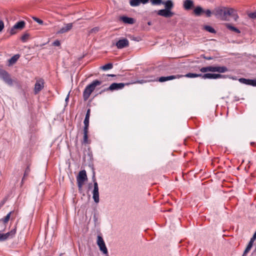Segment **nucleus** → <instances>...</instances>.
I'll return each instance as SVG.
<instances>
[{"label": "nucleus", "instance_id": "f257e3e1", "mask_svg": "<svg viewBox=\"0 0 256 256\" xmlns=\"http://www.w3.org/2000/svg\"><path fill=\"white\" fill-rule=\"evenodd\" d=\"M162 4L164 6V8L160 10L158 12L155 11L158 16L165 18H170L174 15V12L172 11L174 7V4L172 0H164Z\"/></svg>", "mask_w": 256, "mask_h": 256}, {"label": "nucleus", "instance_id": "f03ea898", "mask_svg": "<svg viewBox=\"0 0 256 256\" xmlns=\"http://www.w3.org/2000/svg\"><path fill=\"white\" fill-rule=\"evenodd\" d=\"M234 10L226 7L218 8L214 10L213 13L218 18L222 20H227L230 16L234 14Z\"/></svg>", "mask_w": 256, "mask_h": 256}, {"label": "nucleus", "instance_id": "7ed1b4c3", "mask_svg": "<svg viewBox=\"0 0 256 256\" xmlns=\"http://www.w3.org/2000/svg\"><path fill=\"white\" fill-rule=\"evenodd\" d=\"M101 84V82L96 80H94L92 84L88 85L85 88L83 96L84 100H86L90 97L92 92L94 90L96 87Z\"/></svg>", "mask_w": 256, "mask_h": 256}, {"label": "nucleus", "instance_id": "20e7f679", "mask_svg": "<svg viewBox=\"0 0 256 256\" xmlns=\"http://www.w3.org/2000/svg\"><path fill=\"white\" fill-rule=\"evenodd\" d=\"M0 78L10 86L18 84L16 80L12 79L8 74L5 70L2 69H0Z\"/></svg>", "mask_w": 256, "mask_h": 256}, {"label": "nucleus", "instance_id": "39448f33", "mask_svg": "<svg viewBox=\"0 0 256 256\" xmlns=\"http://www.w3.org/2000/svg\"><path fill=\"white\" fill-rule=\"evenodd\" d=\"M87 178L86 170H83L79 172L78 174L76 177V181L79 190L82 189L84 182L87 180Z\"/></svg>", "mask_w": 256, "mask_h": 256}, {"label": "nucleus", "instance_id": "423d86ee", "mask_svg": "<svg viewBox=\"0 0 256 256\" xmlns=\"http://www.w3.org/2000/svg\"><path fill=\"white\" fill-rule=\"evenodd\" d=\"M228 70V68L224 66H208L206 68H202L200 69V71L203 72H205L208 71H210L218 72L222 73L227 72Z\"/></svg>", "mask_w": 256, "mask_h": 256}, {"label": "nucleus", "instance_id": "0eeeda50", "mask_svg": "<svg viewBox=\"0 0 256 256\" xmlns=\"http://www.w3.org/2000/svg\"><path fill=\"white\" fill-rule=\"evenodd\" d=\"M92 180L94 182V190H92V198L95 202H99V192H98V184L96 182L94 175L92 177Z\"/></svg>", "mask_w": 256, "mask_h": 256}, {"label": "nucleus", "instance_id": "6e6552de", "mask_svg": "<svg viewBox=\"0 0 256 256\" xmlns=\"http://www.w3.org/2000/svg\"><path fill=\"white\" fill-rule=\"evenodd\" d=\"M96 244L99 247L100 250L104 254H108V251L106 247L105 242L100 236H97Z\"/></svg>", "mask_w": 256, "mask_h": 256}, {"label": "nucleus", "instance_id": "1a4fd4ad", "mask_svg": "<svg viewBox=\"0 0 256 256\" xmlns=\"http://www.w3.org/2000/svg\"><path fill=\"white\" fill-rule=\"evenodd\" d=\"M16 233V230L14 228L6 234H0V241H4L8 239L12 238Z\"/></svg>", "mask_w": 256, "mask_h": 256}, {"label": "nucleus", "instance_id": "9d476101", "mask_svg": "<svg viewBox=\"0 0 256 256\" xmlns=\"http://www.w3.org/2000/svg\"><path fill=\"white\" fill-rule=\"evenodd\" d=\"M182 6L186 10H190L194 7V2L192 0H184Z\"/></svg>", "mask_w": 256, "mask_h": 256}, {"label": "nucleus", "instance_id": "9b49d317", "mask_svg": "<svg viewBox=\"0 0 256 256\" xmlns=\"http://www.w3.org/2000/svg\"><path fill=\"white\" fill-rule=\"evenodd\" d=\"M119 20L125 24H134L136 20L132 18L128 17L126 16H122L119 18Z\"/></svg>", "mask_w": 256, "mask_h": 256}, {"label": "nucleus", "instance_id": "f8f14e48", "mask_svg": "<svg viewBox=\"0 0 256 256\" xmlns=\"http://www.w3.org/2000/svg\"><path fill=\"white\" fill-rule=\"evenodd\" d=\"M128 45L129 42L126 38L118 40L116 43V46L118 48H122L128 46Z\"/></svg>", "mask_w": 256, "mask_h": 256}, {"label": "nucleus", "instance_id": "ddd939ff", "mask_svg": "<svg viewBox=\"0 0 256 256\" xmlns=\"http://www.w3.org/2000/svg\"><path fill=\"white\" fill-rule=\"evenodd\" d=\"M44 84V82L42 80L40 79L36 80L34 88L35 94H38L43 88Z\"/></svg>", "mask_w": 256, "mask_h": 256}, {"label": "nucleus", "instance_id": "4468645a", "mask_svg": "<svg viewBox=\"0 0 256 256\" xmlns=\"http://www.w3.org/2000/svg\"><path fill=\"white\" fill-rule=\"evenodd\" d=\"M238 80L240 82H241L242 84L256 86V80H250V79H246V78H240Z\"/></svg>", "mask_w": 256, "mask_h": 256}, {"label": "nucleus", "instance_id": "2eb2a0df", "mask_svg": "<svg viewBox=\"0 0 256 256\" xmlns=\"http://www.w3.org/2000/svg\"><path fill=\"white\" fill-rule=\"evenodd\" d=\"M182 75H176V76H162L159 78L158 81L162 82L167 80H172L176 78H178L182 77Z\"/></svg>", "mask_w": 256, "mask_h": 256}, {"label": "nucleus", "instance_id": "dca6fc26", "mask_svg": "<svg viewBox=\"0 0 256 256\" xmlns=\"http://www.w3.org/2000/svg\"><path fill=\"white\" fill-rule=\"evenodd\" d=\"M202 78L204 79L210 78V79H216L222 77V75L220 74H206L202 76Z\"/></svg>", "mask_w": 256, "mask_h": 256}, {"label": "nucleus", "instance_id": "f3484780", "mask_svg": "<svg viewBox=\"0 0 256 256\" xmlns=\"http://www.w3.org/2000/svg\"><path fill=\"white\" fill-rule=\"evenodd\" d=\"M72 23L67 24L65 26L62 28L58 32V34H64L68 32L72 28Z\"/></svg>", "mask_w": 256, "mask_h": 256}, {"label": "nucleus", "instance_id": "a211bd4d", "mask_svg": "<svg viewBox=\"0 0 256 256\" xmlns=\"http://www.w3.org/2000/svg\"><path fill=\"white\" fill-rule=\"evenodd\" d=\"M194 14L196 16H200L204 12V9L200 6L195 7L193 10Z\"/></svg>", "mask_w": 256, "mask_h": 256}, {"label": "nucleus", "instance_id": "6ab92c4d", "mask_svg": "<svg viewBox=\"0 0 256 256\" xmlns=\"http://www.w3.org/2000/svg\"><path fill=\"white\" fill-rule=\"evenodd\" d=\"M226 27L229 30H230L232 32H234L236 34H240V31L239 29H238L237 28L232 26L230 23H226L224 24Z\"/></svg>", "mask_w": 256, "mask_h": 256}, {"label": "nucleus", "instance_id": "aec40b11", "mask_svg": "<svg viewBox=\"0 0 256 256\" xmlns=\"http://www.w3.org/2000/svg\"><path fill=\"white\" fill-rule=\"evenodd\" d=\"M90 110L88 108L87 110L86 117L84 122V128H88L89 126V119L90 117Z\"/></svg>", "mask_w": 256, "mask_h": 256}, {"label": "nucleus", "instance_id": "412c9836", "mask_svg": "<svg viewBox=\"0 0 256 256\" xmlns=\"http://www.w3.org/2000/svg\"><path fill=\"white\" fill-rule=\"evenodd\" d=\"M124 84L122 83H120V84L114 83V84H112L110 86L109 88L110 90H117L118 88H122L124 87Z\"/></svg>", "mask_w": 256, "mask_h": 256}, {"label": "nucleus", "instance_id": "4be33fe9", "mask_svg": "<svg viewBox=\"0 0 256 256\" xmlns=\"http://www.w3.org/2000/svg\"><path fill=\"white\" fill-rule=\"evenodd\" d=\"M20 57V55L19 54L14 55L8 60V64H14L16 63Z\"/></svg>", "mask_w": 256, "mask_h": 256}, {"label": "nucleus", "instance_id": "5701e85b", "mask_svg": "<svg viewBox=\"0 0 256 256\" xmlns=\"http://www.w3.org/2000/svg\"><path fill=\"white\" fill-rule=\"evenodd\" d=\"M25 24L26 23L24 21H19L14 25V28L22 30L24 27Z\"/></svg>", "mask_w": 256, "mask_h": 256}, {"label": "nucleus", "instance_id": "b1692460", "mask_svg": "<svg viewBox=\"0 0 256 256\" xmlns=\"http://www.w3.org/2000/svg\"><path fill=\"white\" fill-rule=\"evenodd\" d=\"M204 29L206 31L211 33V34H216V30L213 28L212 26L208 25H205L204 26Z\"/></svg>", "mask_w": 256, "mask_h": 256}, {"label": "nucleus", "instance_id": "393cba45", "mask_svg": "<svg viewBox=\"0 0 256 256\" xmlns=\"http://www.w3.org/2000/svg\"><path fill=\"white\" fill-rule=\"evenodd\" d=\"M88 128H84V142L85 144L88 143Z\"/></svg>", "mask_w": 256, "mask_h": 256}, {"label": "nucleus", "instance_id": "a878e982", "mask_svg": "<svg viewBox=\"0 0 256 256\" xmlns=\"http://www.w3.org/2000/svg\"><path fill=\"white\" fill-rule=\"evenodd\" d=\"M140 3V0H130V6L133 7L138 6Z\"/></svg>", "mask_w": 256, "mask_h": 256}, {"label": "nucleus", "instance_id": "bb28decb", "mask_svg": "<svg viewBox=\"0 0 256 256\" xmlns=\"http://www.w3.org/2000/svg\"><path fill=\"white\" fill-rule=\"evenodd\" d=\"M12 212H10L4 218H2V220H0V222H2L4 224H6L8 220H10V214H12Z\"/></svg>", "mask_w": 256, "mask_h": 256}, {"label": "nucleus", "instance_id": "cd10ccee", "mask_svg": "<svg viewBox=\"0 0 256 256\" xmlns=\"http://www.w3.org/2000/svg\"><path fill=\"white\" fill-rule=\"evenodd\" d=\"M163 1L162 0H151V4L152 6H159L162 4Z\"/></svg>", "mask_w": 256, "mask_h": 256}, {"label": "nucleus", "instance_id": "c85d7f7f", "mask_svg": "<svg viewBox=\"0 0 256 256\" xmlns=\"http://www.w3.org/2000/svg\"><path fill=\"white\" fill-rule=\"evenodd\" d=\"M200 76H202L201 74H192V73H188L184 76L187 78H196Z\"/></svg>", "mask_w": 256, "mask_h": 256}, {"label": "nucleus", "instance_id": "c756f323", "mask_svg": "<svg viewBox=\"0 0 256 256\" xmlns=\"http://www.w3.org/2000/svg\"><path fill=\"white\" fill-rule=\"evenodd\" d=\"M29 36L30 35L26 33L21 36L20 39L22 42H26L28 40Z\"/></svg>", "mask_w": 256, "mask_h": 256}, {"label": "nucleus", "instance_id": "7c9ffc66", "mask_svg": "<svg viewBox=\"0 0 256 256\" xmlns=\"http://www.w3.org/2000/svg\"><path fill=\"white\" fill-rule=\"evenodd\" d=\"M32 19L35 21L37 23H38V24H40V25H42L44 24V22L42 20L40 19L39 18H36V16H33L32 18Z\"/></svg>", "mask_w": 256, "mask_h": 256}, {"label": "nucleus", "instance_id": "2f4dec72", "mask_svg": "<svg viewBox=\"0 0 256 256\" xmlns=\"http://www.w3.org/2000/svg\"><path fill=\"white\" fill-rule=\"evenodd\" d=\"M112 68V65H104L100 67V68L104 70H110Z\"/></svg>", "mask_w": 256, "mask_h": 256}, {"label": "nucleus", "instance_id": "473e14b6", "mask_svg": "<svg viewBox=\"0 0 256 256\" xmlns=\"http://www.w3.org/2000/svg\"><path fill=\"white\" fill-rule=\"evenodd\" d=\"M204 14H206V17L209 18V17L211 16L212 12V11L208 9L206 10H204Z\"/></svg>", "mask_w": 256, "mask_h": 256}, {"label": "nucleus", "instance_id": "72a5a7b5", "mask_svg": "<svg viewBox=\"0 0 256 256\" xmlns=\"http://www.w3.org/2000/svg\"><path fill=\"white\" fill-rule=\"evenodd\" d=\"M249 18L252 19H256V11L253 12H250L248 14Z\"/></svg>", "mask_w": 256, "mask_h": 256}, {"label": "nucleus", "instance_id": "f704fd0d", "mask_svg": "<svg viewBox=\"0 0 256 256\" xmlns=\"http://www.w3.org/2000/svg\"><path fill=\"white\" fill-rule=\"evenodd\" d=\"M230 16H232L234 19V20H236L238 18V16L236 14V12L235 10H234V14Z\"/></svg>", "mask_w": 256, "mask_h": 256}, {"label": "nucleus", "instance_id": "c9c22d12", "mask_svg": "<svg viewBox=\"0 0 256 256\" xmlns=\"http://www.w3.org/2000/svg\"><path fill=\"white\" fill-rule=\"evenodd\" d=\"M52 45L54 46H60V41L58 40H54L53 43H52Z\"/></svg>", "mask_w": 256, "mask_h": 256}, {"label": "nucleus", "instance_id": "e433bc0d", "mask_svg": "<svg viewBox=\"0 0 256 256\" xmlns=\"http://www.w3.org/2000/svg\"><path fill=\"white\" fill-rule=\"evenodd\" d=\"M250 249H251V248H250V246H247L246 248V250H245L244 251V254H243L242 256H245L250 252Z\"/></svg>", "mask_w": 256, "mask_h": 256}, {"label": "nucleus", "instance_id": "4c0bfd02", "mask_svg": "<svg viewBox=\"0 0 256 256\" xmlns=\"http://www.w3.org/2000/svg\"><path fill=\"white\" fill-rule=\"evenodd\" d=\"M16 28H14V26L11 28L10 30V34L11 35H13V34H16Z\"/></svg>", "mask_w": 256, "mask_h": 256}, {"label": "nucleus", "instance_id": "58836bf2", "mask_svg": "<svg viewBox=\"0 0 256 256\" xmlns=\"http://www.w3.org/2000/svg\"><path fill=\"white\" fill-rule=\"evenodd\" d=\"M4 27V22L2 20H0V32H1Z\"/></svg>", "mask_w": 256, "mask_h": 256}, {"label": "nucleus", "instance_id": "ea45409f", "mask_svg": "<svg viewBox=\"0 0 256 256\" xmlns=\"http://www.w3.org/2000/svg\"><path fill=\"white\" fill-rule=\"evenodd\" d=\"M142 4H148L149 1L151 2V0H140Z\"/></svg>", "mask_w": 256, "mask_h": 256}, {"label": "nucleus", "instance_id": "a19ab883", "mask_svg": "<svg viewBox=\"0 0 256 256\" xmlns=\"http://www.w3.org/2000/svg\"><path fill=\"white\" fill-rule=\"evenodd\" d=\"M29 171H30V170H29L28 168L26 169V171H25V172H24V176H26V175L28 174V172H29Z\"/></svg>", "mask_w": 256, "mask_h": 256}, {"label": "nucleus", "instance_id": "79ce46f5", "mask_svg": "<svg viewBox=\"0 0 256 256\" xmlns=\"http://www.w3.org/2000/svg\"><path fill=\"white\" fill-rule=\"evenodd\" d=\"M4 204V200H3V201H2V202H0V209L2 206Z\"/></svg>", "mask_w": 256, "mask_h": 256}, {"label": "nucleus", "instance_id": "37998d69", "mask_svg": "<svg viewBox=\"0 0 256 256\" xmlns=\"http://www.w3.org/2000/svg\"><path fill=\"white\" fill-rule=\"evenodd\" d=\"M92 31H98V28H97V27H96V28H93L92 30Z\"/></svg>", "mask_w": 256, "mask_h": 256}, {"label": "nucleus", "instance_id": "c03bdc74", "mask_svg": "<svg viewBox=\"0 0 256 256\" xmlns=\"http://www.w3.org/2000/svg\"><path fill=\"white\" fill-rule=\"evenodd\" d=\"M252 245H253V244H250V243L249 242L247 246H250V248H252Z\"/></svg>", "mask_w": 256, "mask_h": 256}, {"label": "nucleus", "instance_id": "a18cd8bd", "mask_svg": "<svg viewBox=\"0 0 256 256\" xmlns=\"http://www.w3.org/2000/svg\"><path fill=\"white\" fill-rule=\"evenodd\" d=\"M68 98H69V95L68 94L66 96V101H68Z\"/></svg>", "mask_w": 256, "mask_h": 256}, {"label": "nucleus", "instance_id": "49530a36", "mask_svg": "<svg viewBox=\"0 0 256 256\" xmlns=\"http://www.w3.org/2000/svg\"><path fill=\"white\" fill-rule=\"evenodd\" d=\"M133 40H136V41H138L139 40L137 38H134L133 39Z\"/></svg>", "mask_w": 256, "mask_h": 256}, {"label": "nucleus", "instance_id": "de8ad7c7", "mask_svg": "<svg viewBox=\"0 0 256 256\" xmlns=\"http://www.w3.org/2000/svg\"><path fill=\"white\" fill-rule=\"evenodd\" d=\"M84 57V55L78 58V60H80Z\"/></svg>", "mask_w": 256, "mask_h": 256}, {"label": "nucleus", "instance_id": "09e8293b", "mask_svg": "<svg viewBox=\"0 0 256 256\" xmlns=\"http://www.w3.org/2000/svg\"><path fill=\"white\" fill-rule=\"evenodd\" d=\"M256 239V238H255L254 236H252V237L251 238L250 240H253V241H254Z\"/></svg>", "mask_w": 256, "mask_h": 256}, {"label": "nucleus", "instance_id": "8fccbe9b", "mask_svg": "<svg viewBox=\"0 0 256 256\" xmlns=\"http://www.w3.org/2000/svg\"><path fill=\"white\" fill-rule=\"evenodd\" d=\"M148 26H151L152 25V22H148Z\"/></svg>", "mask_w": 256, "mask_h": 256}, {"label": "nucleus", "instance_id": "3c124183", "mask_svg": "<svg viewBox=\"0 0 256 256\" xmlns=\"http://www.w3.org/2000/svg\"><path fill=\"white\" fill-rule=\"evenodd\" d=\"M254 242V241L252 240H250V242H250V244H253Z\"/></svg>", "mask_w": 256, "mask_h": 256}, {"label": "nucleus", "instance_id": "603ef678", "mask_svg": "<svg viewBox=\"0 0 256 256\" xmlns=\"http://www.w3.org/2000/svg\"><path fill=\"white\" fill-rule=\"evenodd\" d=\"M252 236H254L255 238H256V234L254 233Z\"/></svg>", "mask_w": 256, "mask_h": 256}, {"label": "nucleus", "instance_id": "864d4df0", "mask_svg": "<svg viewBox=\"0 0 256 256\" xmlns=\"http://www.w3.org/2000/svg\"><path fill=\"white\" fill-rule=\"evenodd\" d=\"M185 63H186V62H180V64H184Z\"/></svg>", "mask_w": 256, "mask_h": 256}, {"label": "nucleus", "instance_id": "5fc2aeb1", "mask_svg": "<svg viewBox=\"0 0 256 256\" xmlns=\"http://www.w3.org/2000/svg\"><path fill=\"white\" fill-rule=\"evenodd\" d=\"M206 59H208V60H210V59H212V58L210 57H209V58H206Z\"/></svg>", "mask_w": 256, "mask_h": 256}, {"label": "nucleus", "instance_id": "6e6d98bb", "mask_svg": "<svg viewBox=\"0 0 256 256\" xmlns=\"http://www.w3.org/2000/svg\"><path fill=\"white\" fill-rule=\"evenodd\" d=\"M106 64H112V63H111V62H108V63H106Z\"/></svg>", "mask_w": 256, "mask_h": 256}, {"label": "nucleus", "instance_id": "4d7b16f0", "mask_svg": "<svg viewBox=\"0 0 256 256\" xmlns=\"http://www.w3.org/2000/svg\"><path fill=\"white\" fill-rule=\"evenodd\" d=\"M5 228H6V226H4V228L5 229Z\"/></svg>", "mask_w": 256, "mask_h": 256}, {"label": "nucleus", "instance_id": "13d9d810", "mask_svg": "<svg viewBox=\"0 0 256 256\" xmlns=\"http://www.w3.org/2000/svg\"><path fill=\"white\" fill-rule=\"evenodd\" d=\"M254 57H256V56H254Z\"/></svg>", "mask_w": 256, "mask_h": 256}, {"label": "nucleus", "instance_id": "bf43d9fd", "mask_svg": "<svg viewBox=\"0 0 256 256\" xmlns=\"http://www.w3.org/2000/svg\"><path fill=\"white\" fill-rule=\"evenodd\" d=\"M254 233L256 234V232Z\"/></svg>", "mask_w": 256, "mask_h": 256}]
</instances>
